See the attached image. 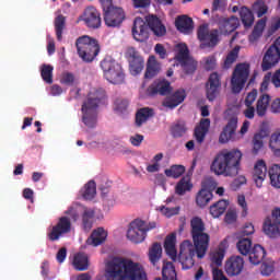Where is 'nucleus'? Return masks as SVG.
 <instances>
[{"instance_id": "obj_1", "label": "nucleus", "mask_w": 280, "mask_h": 280, "mask_svg": "<svg viewBox=\"0 0 280 280\" xmlns=\"http://www.w3.org/2000/svg\"><path fill=\"white\" fill-rule=\"evenodd\" d=\"M206 231L205 221H202L200 217H194L190 220V235L192 242L186 240L179 247L178 261L183 270L194 268L196 264L195 257H197V259H205L207 256L211 236L209 233H206Z\"/></svg>"}, {"instance_id": "obj_2", "label": "nucleus", "mask_w": 280, "mask_h": 280, "mask_svg": "<svg viewBox=\"0 0 280 280\" xmlns=\"http://www.w3.org/2000/svg\"><path fill=\"white\" fill-rule=\"evenodd\" d=\"M106 280H148V275L142 264L132 259L114 257L105 265Z\"/></svg>"}, {"instance_id": "obj_3", "label": "nucleus", "mask_w": 280, "mask_h": 280, "mask_svg": "<svg viewBox=\"0 0 280 280\" xmlns=\"http://www.w3.org/2000/svg\"><path fill=\"white\" fill-rule=\"evenodd\" d=\"M242 151L234 150H222L219 152L211 163L210 170L217 176H237L242 163Z\"/></svg>"}, {"instance_id": "obj_4", "label": "nucleus", "mask_w": 280, "mask_h": 280, "mask_svg": "<svg viewBox=\"0 0 280 280\" xmlns=\"http://www.w3.org/2000/svg\"><path fill=\"white\" fill-rule=\"evenodd\" d=\"M150 31L161 38L167 34V28L156 15H147L145 20L136 18L131 28V34L137 43H145L150 38Z\"/></svg>"}, {"instance_id": "obj_5", "label": "nucleus", "mask_w": 280, "mask_h": 280, "mask_svg": "<svg viewBox=\"0 0 280 280\" xmlns=\"http://www.w3.org/2000/svg\"><path fill=\"white\" fill-rule=\"evenodd\" d=\"M105 95L106 94L102 89H93L88 94V100L81 107L82 122L88 128H95V126H97V106H100V102L104 100Z\"/></svg>"}, {"instance_id": "obj_6", "label": "nucleus", "mask_w": 280, "mask_h": 280, "mask_svg": "<svg viewBox=\"0 0 280 280\" xmlns=\"http://www.w3.org/2000/svg\"><path fill=\"white\" fill-rule=\"evenodd\" d=\"M103 71V78L109 82V84H124L126 82V71L121 63L115 60L110 56H106L100 63Z\"/></svg>"}, {"instance_id": "obj_7", "label": "nucleus", "mask_w": 280, "mask_h": 280, "mask_svg": "<svg viewBox=\"0 0 280 280\" xmlns=\"http://www.w3.org/2000/svg\"><path fill=\"white\" fill-rule=\"evenodd\" d=\"M77 54L83 62H93L100 56V42L89 35H83L75 40Z\"/></svg>"}, {"instance_id": "obj_8", "label": "nucleus", "mask_w": 280, "mask_h": 280, "mask_svg": "<svg viewBox=\"0 0 280 280\" xmlns=\"http://www.w3.org/2000/svg\"><path fill=\"white\" fill-rule=\"evenodd\" d=\"M156 229V222H145L141 219H135L127 231V240L133 244H141L148 237V232Z\"/></svg>"}, {"instance_id": "obj_9", "label": "nucleus", "mask_w": 280, "mask_h": 280, "mask_svg": "<svg viewBox=\"0 0 280 280\" xmlns=\"http://www.w3.org/2000/svg\"><path fill=\"white\" fill-rule=\"evenodd\" d=\"M250 75V63L242 62L237 63L232 72L231 78V89L232 93H242L246 82H248V77Z\"/></svg>"}, {"instance_id": "obj_10", "label": "nucleus", "mask_w": 280, "mask_h": 280, "mask_svg": "<svg viewBox=\"0 0 280 280\" xmlns=\"http://www.w3.org/2000/svg\"><path fill=\"white\" fill-rule=\"evenodd\" d=\"M176 49L177 52L175 55V59L178 65H180L182 70L186 75H194V73H196V69H198V61L194 60V58L189 56V48L186 44H177Z\"/></svg>"}, {"instance_id": "obj_11", "label": "nucleus", "mask_w": 280, "mask_h": 280, "mask_svg": "<svg viewBox=\"0 0 280 280\" xmlns=\"http://www.w3.org/2000/svg\"><path fill=\"white\" fill-rule=\"evenodd\" d=\"M262 233L268 237L275 238L280 235V208L272 210L271 215L267 217L262 223Z\"/></svg>"}, {"instance_id": "obj_12", "label": "nucleus", "mask_w": 280, "mask_h": 280, "mask_svg": "<svg viewBox=\"0 0 280 280\" xmlns=\"http://www.w3.org/2000/svg\"><path fill=\"white\" fill-rule=\"evenodd\" d=\"M126 58L129 62V71L131 75H139L145 67V61L141 54L135 47L127 48Z\"/></svg>"}, {"instance_id": "obj_13", "label": "nucleus", "mask_w": 280, "mask_h": 280, "mask_svg": "<svg viewBox=\"0 0 280 280\" xmlns=\"http://www.w3.org/2000/svg\"><path fill=\"white\" fill-rule=\"evenodd\" d=\"M103 16L107 27H119L126 20L124 9L119 7H112V9L103 11Z\"/></svg>"}, {"instance_id": "obj_14", "label": "nucleus", "mask_w": 280, "mask_h": 280, "mask_svg": "<svg viewBox=\"0 0 280 280\" xmlns=\"http://www.w3.org/2000/svg\"><path fill=\"white\" fill-rule=\"evenodd\" d=\"M198 39L206 43L208 47H215L220 43V31L218 28L209 31L207 24L200 25L197 31Z\"/></svg>"}, {"instance_id": "obj_15", "label": "nucleus", "mask_w": 280, "mask_h": 280, "mask_svg": "<svg viewBox=\"0 0 280 280\" xmlns=\"http://www.w3.org/2000/svg\"><path fill=\"white\" fill-rule=\"evenodd\" d=\"M67 233H71V219H69V217H61L48 233V240L50 242H58V240H60L62 235H67Z\"/></svg>"}, {"instance_id": "obj_16", "label": "nucleus", "mask_w": 280, "mask_h": 280, "mask_svg": "<svg viewBox=\"0 0 280 280\" xmlns=\"http://www.w3.org/2000/svg\"><path fill=\"white\" fill-rule=\"evenodd\" d=\"M80 21H83L90 30H98V27H102V14L95 7H88L80 16Z\"/></svg>"}, {"instance_id": "obj_17", "label": "nucleus", "mask_w": 280, "mask_h": 280, "mask_svg": "<svg viewBox=\"0 0 280 280\" xmlns=\"http://www.w3.org/2000/svg\"><path fill=\"white\" fill-rule=\"evenodd\" d=\"M220 86H222L220 74L212 72L206 83V95L209 102H213L220 95Z\"/></svg>"}, {"instance_id": "obj_18", "label": "nucleus", "mask_w": 280, "mask_h": 280, "mask_svg": "<svg viewBox=\"0 0 280 280\" xmlns=\"http://www.w3.org/2000/svg\"><path fill=\"white\" fill-rule=\"evenodd\" d=\"M224 270L228 277H240L244 270V258L242 256H231L225 261Z\"/></svg>"}, {"instance_id": "obj_19", "label": "nucleus", "mask_w": 280, "mask_h": 280, "mask_svg": "<svg viewBox=\"0 0 280 280\" xmlns=\"http://www.w3.org/2000/svg\"><path fill=\"white\" fill-rule=\"evenodd\" d=\"M279 61H280L279 49L275 48V46H270L262 58V62H261L262 71H270L272 67H277V65H279Z\"/></svg>"}, {"instance_id": "obj_20", "label": "nucleus", "mask_w": 280, "mask_h": 280, "mask_svg": "<svg viewBox=\"0 0 280 280\" xmlns=\"http://www.w3.org/2000/svg\"><path fill=\"white\" fill-rule=\"evenodd\" d=\"M237 121L238 118L236 115H233L228 119V124L225 125L219 137L220 143H229V141H231V139L235 137V132L237 130Z\"/></svg>"}, {"instance_id": "obj_21", "label": "nucleus", "mask_w": 280, "mask_h": 280, "mask_svg": "<svg viewBox=\"0 0 280 280\" xmlns=\"http://www.w3.org/2000/svg\"><path fill=\"white\" fill-rule=\"evenodd\" d=\"M240 27V19L235 15L221 18L219 20V30L221 34H233Z\"/></svg>"}, {"instance_id": "obj_22", "label": "nucleus", "mask_w": 280, "mask_h": 280, "mask_svg": "<svg viewBox=\"0 0 280 280\" xmlns=\"http://www.w3.org/2000/svg\"><path fill=\"white\" fill-rule=\"evenodd\" d=\"M149 95H170L172 93V85L170 81H155L148 88Z\"/></svg>"}, {"instance_id": "obj_23", "label": "nucleus", "mask_w": 280, "mask_h": 280, "mask_svg": "<svg viewBox=\"0 0 280 280\" xmlns=\"http://www.w3.org/2000/svg\"><path fill=\"white\" fill-rule=\"evenodd\" d=\"M187 97V92H185L184 89H179L175 91L164 103L163 106L165 108L174 109L177 106H180L185 102V98Z\"/></svg>"}, {"instance_id": "obj_24", "label": "nucleus", "mask_w": 280, "mask_h": 280, "mask_svg": "<svg viewBox=\"0 0 280 280\" xmlns=\"http://www.w3.org/2000/svg\"><path fill=\"white\" fill-rule=\"evenodd\" d=\"M175 27L182 34H191L194 32V20L187 15H179L175 20Z\"/></svg>"}, {"instance_id": "obj_25", "label": "nucleus", "mask_w": 280, "mask_h": 280, "mask_svg": "<svg viewBox=\"0 0 280 280\" xmlns=\"http://www.w3.org/2000/svg\"><path fill=\"white\" fill-rule=\"evenodd\" d=\"M209 128H211V119L201 118L199 121V126L195 128V139L199 143L205 142V137H207V132H209Z\"/></svg>"}, {"instance_id": "obj_26", "label": "nucleus", "mask_w": 280, "mask_h": 280, "mask_svg": "<svg viewBox=\"0 0 280 280\" xmlns=\"http://www.w3.org/2000/svg\"><path fill=\"white\" fill-rule=\"evenodd\" d=\"M106 237H108L106 230L98 228L92 232L91 236L86 240V244L88 246H102L106 242Z\"/></svg>"}, {"instance_id": "obj_27", "label": "nucleus", "mask_w": 280, "mask_h": 280, "mask_svg": "<svg viewBox=\"0 0 280 280\" xmlns=\"http://www.w3.org/2000/svg\"><path fill=\"white\" fill-rule=\"evenodd\" d=\"M159 73H161V63H159L156 57L150 56L147 62L144 79L152 80V78H156Z\"/></svg>"}, {"instance_id": "obj_28", "label": "nucleus", "mask_w": 280, "mask_h": 280, "mask_svg": "<svg viewBox=\"0 0 280 280\" xmlns=\"http://www.w3.org/2000/svg\"><path fill=\"white\" fill-rule=\"evenodd\" d=\"M248 257H249V261L254 266H259V264H261V261H264L266 257V249L261 245L256 244L249 252Z\"/></svg>"}, {"instance_id": "obj_29", "label": "nucleus", "mask_w": 280, "mask_h": 280, "mask_svg": "<svg viewBox=\"0 0 280 280\" xmlns=\"http://www.w3.org/2000/svg\"><path fill=\"white\" fill-rule=\"evenodd\" d=\"M164 249L166 255L173 260L176 261L177 252H176V234L168 235L164 241Z\"/></svg>"}, {"instance_id": "obj_30", "label": "nucleus", "mask_w": 280, "mask_h": 280, "mask_svg": "<svg viewBox=\"0 0 280 280\" xmlns=\"http://www.w3.org/2000/svg\"><path fill=\"white\" fill-rule=\"evenodd\" d=\"M95 220V210L91 208H83L82 213V229L89 233L93 229V221Z\"/></svg>"}, {"instance_id": "obj_31", "label": "nucleus", "mask_w": 280, "mask_h": 280, "mask_svg": "<svg viewBox=\"0 0 280 280\" xmlns=\"http://www.w3.org/2000/svg\"><path fill=\"white\" fill-rule=\"evenodd\" d=\"M154 110L150 107H143L138 109L136 113V126L137 128H141L150 117H153Z\"/></svg>"}, {"instance_id": "obj_32", "label": "nucleus", "mask_w": 280, "mask_h": 280, "mask_svg": "<svg viewBox=\"0 0 280 280\" xmlns=\"http://www.w3.org/2000/svg\"><path fill=\"white\" fill-rule=\"evenodd\" d=\"M226 209H229V201L221 199L210 206V214L212 218H220V215H224Z\"/></svg>"}, {"instance_id": "obj_33", "label": "nucleus", "mask_w": 280, "mask_h": 280, "mask_svg": "<svg viewBox=\"0 0 280 280\" xmlns=\"http://www.w3.org/2000/svg\"><path fill=\"white\" fill-rule=\"evenodd\" d=\"M268 106H270V95L268 94L260 95L256 104V113L258 117L266 116V113H268Z\"/></svg>"}, {"instance_id": "obj_34", "label": "nucleus", "mask_w": 280, "mask_h": 280, "mask_svg": "<svg viewBox=\"0 0 280 280\" xmlns=\"http://www.w3.org/2000/svg\"><path fill=\"white\" fill-rule=\"evenodd\" d=\"M162 256L163 247L160 243H153V245L149 249V261L152 264V266H156L159 261H161Z\"/></svg>"}, {"instance_id": "obj_35", "label": "nucleus", "mask_w": 280, "mask_h": 280, "mask_svg": "<svg viewBox=\"0 0 280 280\" xmlns=\"http://www.w3.org/2000/svg\"><path fill=\"white\" fill-rule=\"evenodd\" d=\"M171 135L173 139H180L187 135V124L184 120H177L171 126Z\"/></svg>"}, {"instance_id": "obj_36", "label": "nucleus", "mask_w": 280, "mask_h": 280, "mask_svg": "<svg viewBox=\"0 0 280 280\" xmlns=\"http://www.w3.org/2000/svg\"><path fill=\"white\" fill-rule=\"evenodd\" d=\"M211 200H213V192L206 190L205 188H201L196 196L197 206L201 209L207 207Z\"/></svg>"}, {"instance_id": "obj_37", "label": "nucleus", "mask_w": 280, "mask_h": 280, "mask_svg": "<svg viewBox=\"0 0 280 280\" xmlns=\"http://www.w3.org/2000/svg\"><path fill=\"white\" fill-rule=\"evenodd\" d=\"M194 189V184H191V178L189 176H184L176 185V194L178 196H185L187 191Z\"/></svg>"}, {"instance_id": "obj_38", "label": "nucleus", "mask_w": 280, "mask_h": 280, "mask_svg": "<svg viewBox=\"0 0 280 280\" xmlns=\"http://www.w3.org/2000/svg\"><path fill=\"white\" fill-rule=\"evenodd\" d=\"M73 266L79 272L89 270V257L82 253H79L74 256Z\"/></svg>"}, {"instance_id": "obj_39", "label": "nucleus", "mask_w": 280, "mask_h": 280, "mask_svg": "<svg viewBox=\"0 0 280 280\" xmlns=\"http://www.w3.org/2000/svg\"><path fill=\"white\" fill-rule=\"evenodd\" d=\"M240 15L244 27H253V23H255V15L250 9L243 7L240 11Z\"/></svg>"}, {"instance_id": "obj_40", "label": "nucleus", "mask_w": 280, "mask_h": 280, "mask_svg": "<svg viewBox=\"0 0 280 280\" xmlns=\"http://www.w3.org/2000/svg\"><path fill=\"white\" fill-rule=\"evenodd\" d=\"M65 27H67V18L62 14L55 18V32L59 43L62 40V32H65Z\"/></svg>"}, {"instance_id": "obj_41", "label": "nucleus", "mask_w": 280, "mask_h": 280, "mask_svg": "<svg viewBox=\"0 0 280 280\" xmlns=\"http://www.w3.org/2000/svg\"><path fill=\"white\" fill-rule=\"evenodd\" d=\"M264 149V132L255 133L252 140V153L257 155Z\"/></svg>"}, {"instance_id": "obj_42", "label": "nucleus", "mask_w": 280, "mask_h": 280, "mask_svg": "<svg viewBox=\"0 0 280 280\" xmlns=\"http://www.w3.org/2000/svg\"><path fill=\"white\" fill-rule=\"evenodd\" d=\"M40 75L46 84H54V67L51 65H42Z\"/></svg>"}, {"instance_id": "obj_43", "label": "nucleus", "mask_w": 280, "mask_h": 280, "mask_svg": "<svg viewBox=\"0 0 280 280\" xmlns=\"http://www.w3.org/2000/svg\"><path fill=\"white\" fill-rule=\"evenodd\" d=\"M236 248L241 255L246 257L253 250V241L250 238H241L236 243Z\"/></svg>"}, {"instance_id": "obj_44", "label": "nucleus", "mask_w": 280, "mask_h": 280, "mask_svg": "<svg viewBox=\"0 0 280 280\" xmlns=\"http://www.w3.org/2000/svg\"><path fill=\"white\" fill-rule=\"evenodd\" d=\"M240 57V46H235L225 57L223 62V69H231L233 63L236 62L237 58Z\"/></svg>"}, {"instance_id": "obj_45", "label": "nucleus", "mask_w": 280, "mask_h": 280, "mask_svg": "<svg viewBox=\"0 0 280 280\" xmlns=\"http://www.w3.org/2000/svg\"><path fill=\"white\" fill-rule=\"evenodd\" d=\"M269 148L275 156L280 158V132H273L270 136Z\"/></svg>"}, {"instance_id": "obj_46", "label": "nucleus", "mask_w": 280, "mask_h": 280, "mask_svg": "<svg viewBox=\"0 0 280 280\" xmlns=\"http://www.w3.org/2000/svg\"><path fill=\"white\" fill-rule=\"evenodd\" d=\"M95 194H97V187L93 180H90L85 184L82 196L84 200H93L95 198Z\"/></svg>"}, {"instance_id": "obj_47", "label": "nucleus", "mask_w": 280, "mask_h": 280, "mask_svg": "<svg viewBox=\"0 0 280 280\" xmlns=\"http://www.w3.org/2000/svg\"><path fill=\"white\" fill-rule=\"evenodd\" d=\"M201 189H206V191L213 194V191L218 189V182L213 177H205L201 182Z\"/></svg>"}, {"instance_id": "obj_48", "label": "nucleus", "mask_w": 280, "mask_h": 280, "mask_svg": "<svg viewBox=\"0 0 280 280\" xmlns=\"http://www.w3.org/2000/svg\"><path fill=\"white\" fill-rule=\"evenodd\" d=\"M254 12H256L258 19H261L264 14L268 13V5L264 0H257L253 5Z\"/></svg>"}, {"instance_id": "obj_49", "label": "nucleus", "mask_w": 280, "mask_h": 280, "mask_svg": "<svg viewBox=\"0 0 280 280\" xmlns=\"http://www.w3.org/2000/svg\"><path fill=\"white\" fill-rule=\"evenodd\" d=\"M268 172V166L266 165V161L258 160L254 165V176H266Z\"/></svg>"}, {"instance_id": "obj_50", "label": "nucleus", "mask_w": 280, "mask_h": 280, "mask_svg": "<svg viewBox=\"0 0 280 280\" xmlns=\"http://www.w3.org/2000/svg\"><path fill=\"white\" fill-rule=\"evenodd\" d=\"M185 174V166L180 164L172 165L170 168L165 170L166 176H183Z\"/></svg>"}, {"instance_id": "obj_51", "label": "nucleus", "mask_w": 280, "mask_h": 280, "mask_svg": "<svg viewBox=\"0 0 280 280\" xmlns=\"http://www.w3.org/2000/svg\"><path fill=\"white\" fill-rule=\"evenodd\" d=\"M80 209H82L80 205H72L68 208L66 215H70L73 222H78L80 219Z\"/></svg>"}, {"instance_id": "obj_52", "label": "nucleus", "mask_w": 280, "mask_h": 280, "mask_svg": "<svg viewBox=\"0 0 280 280\" xmlns=\"http://www.w3.org/2000/svg\"><path fill=\"white\" fill-rule=\"evenodd\" d=\"M225 252L222 248H219L217 252L211 255V262L214 266H222V261L224 259Z\"/></svg>"}, {"instance_id": "obj_53", "label": "nucleus", "mask_w": 280, "mask_h": 280, "mask_svg": "<svg viewBox=\"0 0 280 280\" xmlns=\"http://www.w3.org/2000/svg\"><path fill=\"white\" fill-rule=\"evenodd\" d=\"M162 215H165V218H172L173 215H178V213L180 212V208L175 207V208H167L165 206H161L158 209Z\"/></svg>"}, {"instance_id": "obj_54", "label": "nucleus", "mask_w": 280, "mask_h": 280, "mask_svg": "<svg viewBox=\"0 0 280 280\" xmlns=\"http://www.w3.org/2000/svg\"><path fill=\"white\" fill-rule=\"evenodd\" d=\"M243 185H246V176H238L230 184V189L232 191H237L242 189Z\"/></svg>"}, {"instance_id": "obj_55", "label": "nucleus", "mask_w": 280, "mask_h": 280, "mask_svg": "<svg viewBox=\"0 0 280 280\" xmlns=\"http://www.w3.org/2000/svg\"><path fill=\"white\" fill-rule=\"evenodd\" d=\"M226 10V0H213L211 12H224Z\"/></svg>"}, {"instance_id": "obj_56", "label": "nucleus", "mask_w": 280, "mask_h": 280, "mask_svg": "<svg viewBox=\"0 0 280 280\" xmlns=\"http://www.w3.org/2000/svg\"><path fill=\"white\" fill-rule=\"evenodd\" d=\"M114 108L117 110V113H124L126 108H128V100L126 98H116L114 103Z\"/></svg>"}, {"instance_id": "obj_57", "label": "nucleus", "mask_w": 280, "mask_h": 280, "mask_svg": "<svg viewBox=\"0 0 280 280\" xmlns=\"http://www.w3.org/2000/svg\"><path fill=\"white\" fill-rule=\"evenodd\" d=\"M237 202L240 207H242V218H246L248 215V203H246V197L244 195H240L237 197Z\"/></svg>"}, {"instance_id": "obj_58", "label": "nucleus", "mask_w": 280, "mask_h": 280, "mask_svg": "<svg viewBox=\"0 0 280 280\" xmlns=\"http://www.w3.org/2000/svg\"><path fill=\"white\" fill-rule=\"evenodd\" d=\"M272 79V72H268L265 74L262 82L260 84V93H266L268 91V86L270 85Z\"/></svg>"}, {"instance_id": "obj_59", "label": "nucleus", "mask_w": 280, "mask_h": 280, "mask_svg": "<svg viewBox=\"0 0 280 280\" xmlns=\"http://www.w3.org/2000/svg\"><path fill=\"white\" fill-rule=\"evenodd\" d=\"M255 233V225L253 223H246L243 229L241 230V235L246 237L248 235H253Z\"/></svg>"}, {"instance_id": "obj_60", "label": "nucleus", "mask_w": 280, "mask_h": 280, "mask_svg": "<svg viewBox=\"0 0 280 280\" xmlns=\"http://www.w3.org/2000/svg\"><path fill=\"white\" fill-rule=\"evenodd\" d=\"M255 100H257V90H253L247 94L245 98V106H253Z\"/></svg>"}, {"instance_id": "obj_61", "label": "nucleus", "mask_w": 280, "mask_h": 280, "mask_svg": "<svg viewBox=\"0 0 280 280\" xmlns=\"http://www.w3.org/2000/svg\"><path fill=\"white\" fill-rule=\"evenodd\" d=\"M212 279L213 280H229V278H226V276L224 275V271H222V269H219V268H214L212 270Z\"/></svg>"}, {"instance_id": "obj_62", "label": "nucleus", "mask_w": 280, "mask_h": 280, "mask_svg": "<svg viewBox=\"0 0 280 280\" xmlns=\"http://www.w3.org/2000/svg\"><path fill=\"white\" fill-rule=\"evenodd\" d=\"M40 275L44 279H49V260H44L40 265Z\"/></svg>"}, {"instance_id": "obj_63", "label": "nucleus", "mask_w": 280, "mask_h": 280, "mask_svg": "<svg viewBox=\"0 0 280 280\" xmlns=\"http://www.w3.org/2000/svg\"><path fill=\"white\" fill-rule=\"evenodd\" d=\"M268 176H280V164H272L268 170Z\"/></svg>"}, {"instance_id": "obj_64", "label": "nucleus", "mask_w": 280, "mask_h": 280, "mask_svg": "<svg viewBox=\"0 0 280 280\" xmlns=\"http://www.w3.org/2000/svg\"><path fill=\"white\" fill-rule=\"evenodd\" d=\"M271 83L273 84V86H276V89L280 88V69L271 74Z\"/></svg>"}]
</instances>
